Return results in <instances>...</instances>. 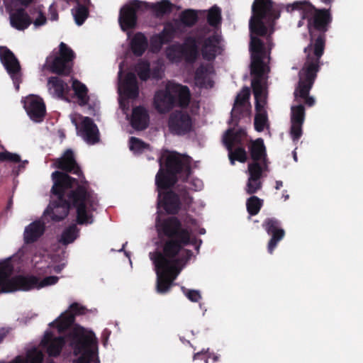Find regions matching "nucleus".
<instances>
[{
	"mask_svg": "<svg viewBox=\"0 0 363 363\" xmlns=\"http://www.w3.org/2000/svg\"><path fill=\"white\" fill-rule=\"evenodd\" d=\"M252 16L250 21L251 31L250 50L251 52L252 87L255 99L256 114L255 128L262 131L268 126L265 109L267 98V74L269 71L267 63L269 57L263 43L255 35L264 36L272 33V23L279 17L270 0H255L252 5Z\"/></svg>",
	"mask_w": 363,
	"mask_h": 363,
	"instance_id": "1",
	"label": "nucleus"
},
{
	"mask_svg": "<svg viewBox=\"0 0 363 363\" xmlns=\"http://www.w3.org/2000/svg\"><path fill=\"white\" fill-rule=\"evenodd\" d=\"M54 184L53 194L57 200L52 201L44 212V216H49L54 221L64 219L72 203L77 209V221L79 224L93 223L92 212L97 206L96 196L86 191L84 186L71 178L65 173L56 171L52 174Z\"/></svg>",
	"mask_w": 363,
	"mask_h": 363,
	"instance_id": "2",
	"label": "nucleus"
},
{
	"mask_svg": "<svg viewBox=\"0 0 363 363\" xmlns=\"http://www.w3.org/2000/svg\"><path fill=\"white\" fill-rule=\"evenodd\" d=\"M160 168L156 177L155 183L158 191V208H163L167 213H177L180 203L177 196L168 189L176 182L175 174L182 173L184 179L190 174V158L164 151L159 159Z\"/></svg>",
	"mask_w": 363,
	"mask_h": 363,
	"instance_id": "3",
	"label": "nucleus"
},
{
	"mask_svg": "<svg viewBox=\"0 0 363 363\" xmlns=\"http://www.w3.org/2000/svg\"><path fill=\"white\" fill-rule=\"evenodd\" d=\"M191 251H152L149 254L157 274L156 291L167 293L182 268L190 259Z\"/></svg>",
	"mask_w": 363,
	"mask_h": 363,
	"instance_id": "4",
	"label": "nucleus"
},
{
	"mask_svg": "<svg viewBox=\"0 0 363 363\" xmlns=\"http://www.w3.org/2000/svg\"><path fill=\"white\" fill-rule=\"evenodd\" d=\"M325 40L320 35L314 43H311L304 49L306 62L299 72V82L294 91L295 101L300 103L299 99H303L309 106L314 105L315 99L308 96L310 89L316 77L320 67V59L323 54Z\"/></svg>",
	"mask_w": 363,
	"mask_h": 363,
	"instance_id": "5",
	"label": "nucleus"
},
{
	"mask_svg": "<svg viewBox=\"0 0 363 363\" xmlns=\"http://www.w3.org/2000/svg\"><path fill=\"white\" fill-rule=\"evenodd\" d=\"M190 100L187 86L168 81L163 87L155 91L153 106L160 113H165L175 106H186Z\"/></svg>",
	"mask_w": 363,
	"mask_h": 363,
	"instance_id": "6",
	"label": "nucleus"
},
{
	"mask_svg": "<svg viewBox=\"0 0 363 363\" xmlns=\"http://www.w3.org/2000/svg\"><path fill=\"white\" fill-rule=\"evenodd\" d=\"M156 226L159 235L167 238L163 250H181L193 242L191 230L188 228H182L181 222L175 217L162 222L157 219Z\"/></svg>",
	"mask_w": 363,
	"mask_h": 363,
	"instance_id": "7",
	"label": "nucleus"
},
{
	"mask_svg": "<svg viewBox=\"0 0 363 363\" xmlns=\"http://www.w3.org/2000/svg\"><path fill=\"white\" fill-rule=\"evenodd\" d=\"M13 267L9 263L0 264V293L8 294L18 291H28L38 289L39 278L34 275L18 274L11 277Z\"/></svg>",
	"mask_w": 363,
	"mask_h": 363,
	"instance_id": "8",
	"label": "nucleus"
},
{
	"mask_svg": "<svg viewBox=\"0 0 363 363\" xmlns=\"http://www.w3.org/2000/svg\"><path fill=\"white\" fill-rule=\"evenodd\" d=\"M292 10H296L302 16L298 22L300 27L304 24L306 20L311 38L313 37V29L325 32L327 30V25L330 22V16L326 10L318 11L308 2H295L292 5Z\"/></svg>",
	"mask_w": 363,
	"mask_h": 363,
	"instance_id": "9",
	"label": "nucleus"
},
{
	"mask_svg": "<svg viewBox=\"0 0 363 363\" xmlns=\"http://www.w3.org/2000/svg\"><path fill=\"white\" fill-rule=\"evenodd\" d=\"M65 336L66 342L73 350L75 356L84 352L94 351L91 347L96 344L94 333L79 325H74Z\"/></svg>",
	"mask_w": 363,
	"mask_h": 363,
	"instance_id": "10",
	"label": "nucleus"
},
{
	"mask_svg": "<svg viewBox=\"0 0 363 363\" xmlns=\"http://www.w3.org/2000/svg\"><path fill=\"white\" fill-rule=\"evenodd\" d=\"M199 55L196 39L189 35L183 44L174 43L166 49L167 58L172 62H179L184 59L188 62H194Z\"/></svg>",
	"mask_w": 363,
	"mask_h": 363,
	"instance_id": "11",
	"label": "nucleus"
},
{
	"mask_svg": "<svg viewBox=\"0 0 363 363\" xmlns=\"http://www.w3.org/2000/svg\"><path fill=\"white\" fill-rule=\"evenodd\" d=\"M122 72L123 62L119 65L118 91L120 107L126 114L125 110L128 108V103L126 99L137 98L139 89L135 75L133 73H128L123 79L121 77Z\"/></svg>",
	"mask_w": 363,
	"mask_h": 363,
	"instance_id": "12",
	"label": "nucleus"
},
{
	"mask_svg": "<svg viewBox=\"0 0 363 363\" xmlns=\"http://www.w3.org/2000/svg\"><path fill=\"white\" fill-rule=\"evenodd\" d=\"M33 0H10L6 4V9L9 13L11 26L19 30L27 28L32 23L31 18L25 10L20 7L28 6Z\"/></svg>",
	"mask_w": 363,
	"mask_h": 363,
	"instance_id": "13",
	"label": "nucleus"
},
{
	"mask_svg": "<svg viewBox=\"0 0 363 363\" xmlns=\"http://www.w3.org/2000/svg\"><path fill=\"white\" fill-rule=\"evenodd\" d=\"M72 123L75 125L78 135L89 144H94L99 140V133L97 126L91 119L82 117L79 114L70 115Z\"/></svg>",
	"mask_w": 363,
	"mask_h": 363,
	"instance_id": "14",
	"label": "nucleus"
},
{
	"mask_svg": "<svg viewBox=\"0 0 363 363\" xmlns=\"http://www.w3.org/2000/svg\"><path fill=\"white\" fill-rule=\"evenodd\" d=\"M73 51L64 43L60 44V56L56 57L50 62L47 59L46 65L53 73L58 74H68L71 69L70 62L74 58Z\"/></svg>",
	"mask_w": 363,
	"mask_h": 363,
	"instance_id": "15",
	"label": "nucleus"
},
{
	"mask_svg": "<svg viewBox=\"0 0 363 363\" xmlns=\"http://www.w3.org/2000/svg\"><path fill=\"white\" fill-rule=\"evenodd\" d=\"M196 39L197 49L201 45L203 57L207 60H213L219 50V37L216 35H206L203 30H198L191 33Z\"/></svg>",
	"mask_w": 363,
	"mask_h": 363,
	"instance_id": "16",
	"label": "nucleus"
},
{
	"mask_svg": "<svg viewBox=\"0 0 363 363\" xmlns=\"http://www.w3.org/2000/svg\"><path fill=\"white\" fill-rule=\"evenodd\" d=\"M0 60L11 76L16 90L19 89L21 67L13 53L6 47H0Z\"/></svg>",
	"mask_w": 363,
	"mask_h": 363,
	"instance_id": "17",
	"label": "nucleus"
},
{
	"mask_svg": "<svg viewBox=\"0 0 363 363\" xmlns=\"http://www.w3.org/2000/svg\"><path fill=\"white\" fill-rule=\"evenodd\" d=\"M168 126L171 133L176 135H184L192 128L190 116L184 111H174L170 114Z\"/></svg>",
	"mask_w": 363,
	"mask_h": 363,
	"instance_id": "18",
	"label": "nucleus"
},
{
	"mask_svg": "<svg viewBox=\"0 0 363 363\" xmlns=\"http://www.w3.org/2000/svg\"><path fill=\"white\" fill-rule=\"evenodd\" d=\"M178 22H172L165 25L162 32L160 34L153 35L150 39V50L153 52L160 50L162 45L169 42L174 37L177 36V33L181 32L179 28Z\"/></svg>",
	"mask_w": 363,
	"mask_h": 363,
	"instance_id": "19",
	"label": "nucleus"
},
{
	"mask_svg": "<svg viewBox=\"0 0 363 363\" xmlns=\"http://www.w3.org/2000/svg\"><path fill=\"white\" fill-rule=\"evenodd\" d=\"M23 106L30 119L40 122L45 113V106L43 99L36 95H29L22 100Z\"/></svg>",
	"mask_w": 363,
	"mask_h": 363,
	"instance_id": "20",
	"label": "nucleus"
},
{
	"mask_svg": "<svg viewBox=\"0 0 363 363\" xmlns=\"http://www.w3.org/2000/svg\"><path fill=\"white\" fill-rule=\"evenodd\" d=\"M305 118V110L302 104L293 105L291 108V131L294 141H296L302 135V125Z\"/></svg>",
	"mask_w": 363,
	"mask_h": 363,
	"instance_id": "21",
	"label": "nucleus"
},
{
	"mask_svg": "<svg viewBox=\"0 0 363 363\" xmlns=\"http://www.w3.org/2000/svg\"><path fill=\"white\" fill-rule=\"evenodd\" d=\"M140 5V2L133 1L121 8L118 21L122 30L133 28L135 26V14Z\"/></svg>",
	"mask_w": 363,
	"mask_h": 363,
	"instance_id": "22",
	"label": "nucleus"
},
{
	"mask_svg": "<svg viewBox=\"0 0 363 363\" xmlns=\"http://www.w3.org/2000/svg\"><path fill=\"white\" fill-rule=\"evenodd\" d=\"M72 86L77 99V103L81 106H87L89 109L95 111L99 107V101L94 96H88V89L85 84L79 81L73 79Z\"/></svg>",
	"mask_w": 363,
	"mask_h": 363,
	"instance_id": "23",
	"label": "nucleus"
},
{
	"mask_svg": "<svg viewBox=\"0 0 363 363\" xmlns=\"http://www.w3.org/2000/svg\"><path fill=\"white\" fill-rule=\"evenodd\" d=\"M264 168L257 162H252L248 164V179L246 184L245 191L247 194H252L256 193L262 187L260 178Z\"/></svg>",
	"mask_w": 363,
	"mask_h": 363,
	"instance_id": "24",
	"label": "nucleus"
},
{
	"mask_svg": "<svg viewBox=\"0 0 363 363\" xmlns=\"http://www.w3.org/2000/svg\"><path fill=\"white\" fill-rule=\"evenodd\" d=\"M86 308L78 303H73L69 306V311L62 313L58 320L57 328L60 332L68 329L75 320V316L85 313Z\"/></svg>",
	"mask_w": 363,
	"mask_h": 363,
	"instance_id": "25",
	"label": "nucleus"
},
{
	"mask_svg": "<svg viewBox=\"0 0 363 363\" xmlns=\"http://www.w3.org/2000/svg\"><path fill=\"white\" fill-rule=\"evenodd\" d=\"M66 343L65 336L54 337L50 332H47L42 340V345L46 348L48 355L54 357L60 354L62 350Z\"/></svg>",
	"mask_w": 363,
	"mask_h": 363,
	"instance_id": "26",
	"label": "nucleus"
},
{
	"mask_svg": "<svg viewBox=\"0 0 363 363\" xmlns=\"http://www.w3.org/2000/svg\"><path fill=\"white\" fill-rule=\"evenodd\" d=\"M263 226L269 234L272 235L268 245L269 249H273L276 247L277 242L284 237V231L279 228V222L274 218L266 219Z\"/></svg>",
	"mask_w": 363,
	"mask_h": 363,
	"instance_id": "27",
	"label": "nucleus"
},
{
	"mask_svg": "<svg viewBox=\"0 0 363 363\" xmlns=\"http://www.w3.org/2000/svg\"><path fill=\"white\" fill-rule=\"evenodd\" d=\"M213 67L208 64L206 66H201L196 72L195 84L201 88H211L213 86L212 76Z\"/></svg>",
	"mask_w": 363,
	"mask_h": 363,
	"instance_id": "28",
	"label": "nucleus"
},
{
	"mask_svg": "<svg viewBox=\"0 0 363 363\" xmlns=\"http://www.w3.org/2000/svg\"><path fill=\"white\" fill-rule=\"evenodd\" d=\"M55 164L57 168L67 172H72L78 175L80 173V169L74 160L73 152L71 150H67L62 157L56 160Z\"/></svg>",
	"mask_w": 363,
	"mask_h": 363,
	"instance_id": "29",
	"label": "nucleus"
},
{
	"mask_svg": "<svg viewBox=\"0 0 363 363\" xmlns=\"http://www.w3.org/2000/svg\"><path fill=\"white\" fill-rule=\"evenodd\" d=\"M45 224L40 220H36L28 225L24 230L23 238L26 243H33L43 234Z\"/></svg>",
	"mask_w": 363,
	"mask_h": 363,
	"instance_id": "30",
	"label": "nucleus"
},
{
	"mask_svg": "<svg viewBox=\"0 0 363 363\" xmlns=\"http://www.w3.org/2000/svg\"><path fill=\"white\" fill-rule=\"evenodd\" d=\"M130 123L133 128L137 130L146 128L149 123V116L147 110L142 106L133 108Z\"/></svg>",
	"mask_w": 363,
	"mask_h": 363,
	"instance_id": "31",
	"label": "nucleus"
},
{
	"mask_svg": "<svg viewBox=\"0 0 363 363\" xmlns=\"http://www.w3.org/2000/svg\"><path fill=\"white\" fill-rule=\"evenodd\" d=\"M201 11H196L194 9H186L182 11L179 16V20L174 22H178V28L181 32L177 33V35L184 31V27H191L194 26L198 20V13Z\"/></svg>",
	"mask_w": 363,
	"mask_h": 363,
	"instance_id": "32",
	"label": "nucleus"
},
{
	"mask_svg": "<svg viewBox=\"0 0 363 363\" xmlns=\"http://www.w3.org/2000/svg\"><path fill=\"white\" fill-rule=\"evenodd\" d=\"M251 157L254 160L253 162L262 166L263 168L266 169L267 165L265 163V147L264 145L263 140L262 139H257L254 141L250 147Z\"/></svg>",
	"mask_w": 363,
	"mask_h": 363,
	"instance_id": "33",
	"label": "nucleus"
},
{
	"mask_svg": "<svg viewBox=\"0 0 363 363\" xmlns=\"http://www.w3.org/2000/svg\"><path fill=\"white\" fill-rule=\"evenodd\" d=\"M48 87L50 94L57 98H62L68 89L67 84L57 77H52L48 79Z\"/></svg>",
	"mask_w": 363,
	"mask_h": 363,
	"instance_id": "34",
	"label": "nucleus"
},
{
	"mask_svg": "<svg viewBox=\"0 0 363 363\" xmlns=\"http://www.w3.org/2000/svg\"><path fill=\"white\" fill-rule=\"evenodd\" d=\"M250 89L248 87L243 88L237 95L234 106L232 109V117H236L237 114L241 113L245 108H247V101L250 97Z\"/></svg>",
	"mask_w": 363,
	"mask_h": 363,
	"instance_id": "35",
	"label": "nucleus"
},
{
	"mask_svg": "<svg viewBox=\"0 0 363 363\" xmlns=\"http://www.w3.org/2000/svg\"><path fill=\"white\" fill-rule=\"evenodd\" d=\"M130 46L133 52L135 55L140 56L147 47V40L143 33H138L133 38Z\"/></svg>",
	"mask_w": 363,
	"mask_h": 363,
	"instance_id": "36",
	"label": "nucleus"
},
{
	"mask_svg": "<svg viewBox=\"0 0 363 363\" xmlns=\"http://www.w3.org/2000/svg\"><path fill=\"white\" fill-rule=\"evenodd\" d=\"M225 145L228 150V157L231 164H234L235 160H238L240 162H245L247 159V154L243 148L234 147V150L230 149L231 143L227 139L225 140Z\"/></svg>",
	"mask_w": 363,
	"mask_h": 363,
	"instance_id": "37",
	"label": "nucleus"
},
{
	"mask_svg": "<svg viewBox=\"0 0 363 363\" xmlns=\"http://www.w3.org/2000/svg\"><path fill=\"white\" fill-rule=\"evenodd\" d=\"M0 161H8L12 163H19L18 167V171L23 169L26 164L28 163V161L26 160H21L19 155L8 151L0 152Z\"/></svg>",
	"mask_w": 363,
	"mask_h": 363,
	"instance_id": "38",
	"label": "nucleus"
},
{
	"mask_svg": "<svg viewBox=\"0 0 363 363\" xmlns=\"http://www.w3.org/2000/svg\"><path fill=\"white\" fill-rule=\"evenodd\" d=\"M150 7L157 16H160L169 13L172 11L173 4L168 0H162L160 2L152 4Z\"/></svg>",
	"mask_w": 363,
	"mask_h": 363,
	"instance_id": "39",
	"label": "nucleus"
},
{
	"mask_svg": "<svg viewBox=\"0 0 363 363\" xmlns=\"http://www.w3.org/2000/svg\"><path fill=\"white\" fill-rule=\"evenodd\" d=\"M72 13L74 16L75 23L78 26L82 25L88 16L87 9L85 6L80 5L79 4H77V5L72 9Z\"/></svg>",
	"mask_w": 363,
	"mask_h": 363,
	"instance_id": "40",
	"label": "nucleus"
},
{
	"mask_svg": "<svg viewBox=\"0 0 363 363\" xmlns=\"http://www.w3.org/2000/svg\"><path fill=\"white\" fill-rule=\"evenodd\" d=\"M33 26L36 28L45 24L47 18L40 8L34 9L30 11Z\"/></svg>",
	"mask_w": 363,
	"mask_h": 363,
	"instance_id": "41",
	"label": "nucleus"
},
{
	"mask_svg": "<svg viewBox=\"0 0 363 363\" xmlns=\"http://www.w3.org/2000/svg\"><path fill=\"white\" fill-rule=\"evenodd\" d=\"M244 135L245 132L243 130L234 133L232 130H228L223 136V140L225 143V140L227 139L231 143L230 149H233L234 147H236L238 144L241 143L242 138Z\"/></svg>",
	"mask_w": 363,
	"mask_h": 363,
	"instance_id": "42",
	"label": "nucleus"
},
{
	"mask_svg": "<svg viewBox=\"0 0 363 363\" xmlns=\"http://www.w3.org/2000/svg\"><path fill=\"white\" fill-rule=\"evenodd\" d=\"M79 230L76 225H72L69 228L66 229L62 234L60 242L63 245H67L72 242L78 235Z\"/></svg>",
	"mask_w": 363,
	"mask_h": 363,
	"instance_id": "43",
	"label": "nucleus"
},
{
	"mask_svg": "<svg viewBox=\"0 0 363 363\" xmlns=\"http://www.w3.org/2000/svg\"><path fill=\"white\" fill-rule=\"evenodd\" d=\"M262 201L257 196H251L247 201V209L250 214L256 215L259 211Z\"/></svg>",
	"mask_w": 363,
	"mask_h": 363,
	"instance_id": "44",
	"label": "nucleus"
},
{
	"mask_svg": "<svg viewBox=\"0 0 363 363\" xmlns=\"http://www.w3.org/2000/svg\"><path fill=\"white\" fill-rule=\"evenodd\" d=\"M149 149V145L142 140L135 138L131 137L130 139V150L133 151L134 153H141L144 152L145 150Z\"/></svg>",
	"mask_w": 363,
	"mask_h": 363,
	"instance_id": "45",
	"label": "nucleus"
},
{
	"mask_svg": "<svg viewBox=\"0 0 363 363\" xmlns=\"http://www.w3.org/2000/svg\"><path fill=\"white\" fill-rule=\"evenodd\" d=\"M208 22L211 26H216L221 20L220 9L217 6L212 7L208 13Z\"/></svg>",
	"mask_w": 363,
	"mask_h": 363,
	"instance_id": "46",
	"label": "nucleus"
},
{
	"mask_svg": "<svg viewBox=\"0 0 363 363\" xmlns=\"http://www.w3.org/2000/svg\"><path fill=\"white\" fill-rule=\"evenodd\" d=\"M135 70L141 80L145 81L150 76V65L147 62L140 61L138 64Z\"/></svg>",
	"mask_w": 363,
	"mask_h": 363,
	"instance_id": "47",
	"label": "nucleus"
},
{
	"mask_svg": "<svg viewBox=\"0 0 363 363\" xmlns=\"http://www.w3.org/2000/svg\"><path fill=\"white\" fill-rule=\"evenodd\" d=\"M203 354H206V363L208 362V359H212L213 362H217L218 360L219 357L214 353H211L208 352V349H207L206 351H204L203 350L201 352H199L194 354V360L203 359L202 356Z\"/></svg>",
	"mask_w": 363,
	"mask_h": 363,
	"instance_id": "48",
	"label": "nucleus"
},
{
	"mask_svg": "<svg viewBox=\"0 0 363 363\" xmlns=\"http://www.w3.org/2000/svg\"><path fill=\"white\" fill-rule=\"evenodd\" d=\"M186 297L192 302H198L201 298V296L200 292L197 290L186 289L184 287L182 288Z\"/></svg>",
	"mask_w": 363,
	"mask_h": 363,
	"instance_id": "49",
	"label": "nucleus"
},
{
	"mask_svg": "<svg viewBox=\"0 0 363 363\" xmlns=\"http://www.w3.org/2000/svg\"><path fill=\"white\" fill-rule=\"evenodd\" d=\"M79 354L80 356L77 360L74 362V363H91L93 360L95 352L94 351H91L89 352H84Z\"/></svg>",
	"mask_w": 363,
	"mask_h": 363,
	"instance_id": "50",
	"label": "nucleus"
},
{
	"mask_svg": "<svg viewBox=\"0 0 363 363\" xmlns=\"http://www.w3.org/2000/svg\"><path fill=\"white\" fill-rule=\"evenodd\" d=\"M58 277L55 276H49L44 278L42 281L39 279V284H38V289L46 286L55 284L58 281Z\"/></svg>",
	"mask_w": 363,
	"mask_h": 363,
	"instance_id": "51",
	"label": "nucleus"
},
{
	"mask_svg": "<svg viewBox=\"0 0 363 363\" xmlns=\"http://www.w3.org/2000/svg\"><path fill=\"white\" fill-rule=\"evenodd\" d=\"M151 75H152V78H154V79H162L163 77V69L162 68V65H158L156 68H155L152 70Z\"/></svg>",
	"mask_w": 363,
	"mask_h": 363,
	"instance_id": "52",
	"label": "nucleus"
},
{
	"mask_svg": "<svg viewBox=\"0 0 363 363\" xmlns=\"http://www.w3.org/2000/svg\"><path fill=\"white\" fill-rule=\"evenodd\" d=\"M191 184L193 186L190 187L194 191H199L203 187V182L199 179H194L192 180Z\"/></svg>",
	"mask_w": 363,
	"mask_h": 363,
	"instance_id": "53",
	"label": "nucleus"
},
{
	"mask_svg": "<svg viewBox=\"0 0 363 363\" xmlns=\"http://www.w3.org/2000/svg\"><path fill=\"white\" fill-rule=\"evenodd\" d=\"M49 12H50V20H52V21L57 20L58 15H57V13L55 9L54 8L53 5H51L50 6Z\"/></svg>",
	"mask_w": 363,
	"mask_h": 363,
	"instance_id": "54",
	"label": "nucleus"
},
{
	"mask_svg": "<svg viewBox=\"0 0 363 363\" xmlns=\"http://www.w3.org/2000/svg\"><path fill=\"white\" fill-rule=\"evenodd\" d=\"M186 224H191L192 225H196V221L195 219L189 218V220L185 221Z\"/></svg>",
	"mask_w": 363,
	"mask_h": 363,
	"instance_id": "55",
	"label": "nucleus"
},
{
	"mask_svg": "<svg viewBox=\"0 0 363 363\" xmlns=\"http://www.w3.org/2000/svg\"><path fill=\"white\" fill-rule=\"evenodd\" d=\"M283 186V183L281 181H277L276 182V189H279Z\"/></svg>",
	"mask_w": 363,
	"mask_h": 363,
	"instance_id": "56",
	"label": "nucleus"
},
{
	"mask_svg": "<svg viewBox=\"0 0 363 363\" xmlns=\"http://www.w3.org/2000/svg\"><path fill=\"white\" fill-rule=\"evenodd\" d=\"M123 252H124V255H125V257H127L130 259V252L126 251V250H124Z\"/></svg>",
	"mask_w": 363,
	"mask_h": 363,
	"instance_id": "57",
	"label": "nucleus"
},
{
	"mask_svg": "<svg viewBox=\"0 0 363 363\" xmlns=\"http://www.w3.org/2000/svg\"><path fill=\"white\" fill-rule=\"evenodd\" d=\"M184 201H185L187 204L190 203L191 200V198L185 199L184 197Z\"/></svg>",
	"mask_w": 363,
	"mask_h": 363,
	"instance_id": "58",
	"label": "nucleus"
},
{
	"mask_svg": "<svg viewBox=\"0 0 363 363\" xmlns=\"http://www.w3.org/2000/svg\"><path fill=\"white\" fill-rule=\"evenodd\" d=\"M293 155H294V160L296 162V161H297L296 152L294 151V152H293Z\"/></svg>",
	"mask_w": 363,
	"mask_h": 363,
	"instance_id": "59",
	"label": "nucleus"
},
{
	"mask_svg": "<svg viewBox=\"0 0 363 363\" xmlns=\"http://www.w3.org/2000/svg\"><path fill=\"white\" fill-rule=\"evenodd\" d=\"M205 233H206V230L203 228L201 229L200 231H199L200 234H204Z\"/></svg>",
	"mask_w": 363,
	"mask_h": 363,
	"instance_id": "60",
	"label": "nucleus"
},
{
	"mask_svg": "<svg viewBox=\"0 0 363 363\" xmlns=\"http://www.w3.org/2000/svg\"><path fill=\"white\" fill-rule=\"evenodd\" d=\"M126 245H127V242L124 243L121 250H124V248L126 247Z\"/></svg>",
	"mask_w": 363,
	"mask_h": 363,
	"instance_id": "61",
	"label": "nucleus"
},
{
	"mask_svg": "<svg viewBox=\"0 0 363 363\" xmlns=\"http://www.w3.org/2000/svg\"><path fill=\"white\" fill-rule=\"evenodd\" d=\"M323 2L325 3H328L330 2L331 0H322Z\"/></svg>",
	"mask_w": 363,
	"mask_h": 363,
	"instance_id": "62",
	"label": "nucleus"
},
{
	"mask_svg": "<svg viewBox=\"0 0 363 363\" xmlns=\"http://www.w3.org/2000/svg\"><path fill=\"white\" fill-rule=\"evenodd\" d=\"M80 182H81V183H83V182H84V177H82V178L80 179Z\"/></svg>",
	"mask_w": 363,
	"mask_h": 363,
	"instance_id": "63",
	"label": "nucleus"
},
{
	"mask_svg": "<svg viewBox=\"0 0 363 363\" xmlns=\"http://www.w3.org/2000/svg\"><path fill=\"white\" fill-rule=\"evenodd\" d=\"M284 198H285V200H286L289 198V196L288 195L284 196Z\"/></svg>",
	"mask_w": 363,
	"mask_h": 363,
	"instance_id": "64",
	"label": "nucleus"
}]
</instances>
